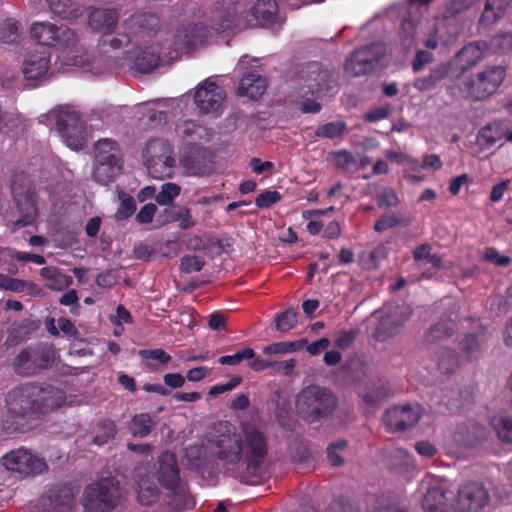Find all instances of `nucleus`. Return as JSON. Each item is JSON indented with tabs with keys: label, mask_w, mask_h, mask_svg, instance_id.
Here are the masks:
<instances>
[{
	"label": "nucleus",
	"mask_w": 512,
	"mask_h": 512,
	"mask_svg": "<svg viewBox=\"0 0 512 512\" xmlns=\"http://www.w3.org/2000/svg\"><path fill=\"white\" fill-rule=\"evenodd\" d=\"M205 439L223 474L249 485L267 479V439L255 424L244 421L237 429L229 421H218L209 427Z\"/></svg>",
	"instance_id": "obj_1"
},
{
	"label": "nucleus",
	"mask_w": 512,
	"mask_h": 512,
	"mask_svg": "<svg viewBox=\"0 0 512 512\" xmlns=\"http://www.w3.org/2000/svg\"><path fill=\"white\" fill-rule=\"evenodd\" d=\"M245 5L235 0L218 3L211 16V24L204 27V36L212 33L236 31L256 26H270L277 19L278 6L275 0H258L247 15Z\"/></svg>",
	"instance_id": "obj_2"
},
{
	"label": "nucleus",
	"mask_w": 512,
	"mask_h": 512,
	"mask_svg": "<svg viewBox=\"0 0 512 512\" xmlns=\"http://www.w3.org/2000/svg\"><path fill=\"white\" fill-rule=\"evenodd\" d=\"M203 30L204 26L200 24L182 27L176 30L172 39L167 40L166 46L161 49L154 46L139 48L130 53L129 59L136 70L142 73L151 72L158 66L162 57L173 60L181 54L189 53L197 45H201L205 37Z\"/></svg>",
	"instance_id": "obj_3"
},
{
	"label": "nucleus",
	"mask_w": 512,
	"mask_h": 512,
	"mask_svg": "<svg viewBox=\"0 0 512 512\" xmlns=\"http://www.w3.org/2000/svg\"><path fill=\"white\" fill-rule=\"evenodd\" d=\"M37 386L25 384L10 390L5 397L6 412L2 427L6 431H24L38 418Z\"/></svg>",
	"instance_id": "obj_4"
},
{
	"label": "nucleus",
	"mask_w": 512,
	"mask_h": 512,
	"mask_svg": "<svg viewBox=\"0 0 512 512\" xmlns=\"http://www.w3.org/2000/svg\"><path fill=\"white\" fill-rule=\"evenodd\" d=\"M506 70L502 66H489L478 71L461 84L448 87V93L455 98H463L472 102L486 101L503 84Z\"/></svg>",
	"instance_id": "obj_5"
},
{
	"label": "nucleus",
	"mask_w": 512,
	"mask_h": 512,
	"mask_svg": "<svg viewBox=\"0 0 512 512\" xmlns=\"http://www.w3.org/2000/svg\"><path fill=\"white\" fill-rule=\"evenodd\" d=\"M53 125L62 142L71 150L79 151L87 143L85 123L79 111L70 105L59 106L42 116Z\"/></svg>",
	"instance_id": "obj_6"
},
{
	"label": "nucleus",
	"mask_w": 512,
	"mask_h": 512,
	"mask_svg": "<svg viewBox=\"0 0 512 512\" xmlns=\"http://www.w3.org/2000/svg\"><path fill=\"white\" fill-rule=\"evenodd\" d=\"M10 191L20 214L14 225L24 227L34 223L38 216V201L33 181L26 173L16 172L10 180Z\"/></svg>",
	"instance_id": "obj_7"
},
{
	"label": "nucleus",
	"mask_w": 512,
	"mask_h": 512,
	"mask_svg": "<svg viewBox=\"0 0 512 512\" xmlns=\"http://www.w3.org/2000/svg\"><path fill=\"white\" fill-rule=\"evenodd\" d=\"M121 496L119 481L115 477H102L85 488L82 501L87 512H111Z\"/></svg>",
	"instance_id": "obj_8"
},
{
	"label": "nucleus",
	"mask_w": 512,
	"mask_h": 512,
	"mask_svg": "<svg viewBox=\"0 0 512 512\" xmlns=\"http://www.w3.org/2000/svg\"><path fill=\"white\" fill-rule=\"evenodd\" d=\"M336 404L335 396L318 386L304 388L296 399V409L299 415L310 423L330 414Z\"/></svg>",
	"instance_id": "obj_9"
},
{
	"label": "nucleus",
	"mask_w": 512,
	"mask_h": 512,
	"mask_svg": "<svg viewBox=\"0 0 512 512\" xmlns=\"http://www.w3.org/2000/svg\"><path fill=\"white\" fill-rule=\"evenodd\" d=\"M226 93L212 78H207L195 87L193 100L199 114L218 118L224 107Z\"/></svg>",
	"instance_id": "obj_10"
},
{
	"label": "nucleus",
	"mask_w": 512,
	"mask_h": 512,
	"mask_svg": "<svg viewBox=\"0 0 512 512\" xmlns=\"http://www.w3.org/2000/svg\"><path fill=\"white\" fill-rule=\"evenodd\" d=\"M30 35L39 44L51 47L68 48L77 42V35L64 24L34 22Z\"/></svg>",
	"instance_id": "obj_11"
},
{
	"label": "nucleus",
	"mask_w": 512,
	"mask_h": 512,
	"mask_svg": "<svg viewBox=\"0 0 512 512\" xmlns=\"http://www.w3.org/2000/svg\"><path fill=\"white\" fill-rule=\"evenodd\" d=\"M1 462L6 470L21 477L40 474L47 469V464L43 458L25 448L10 451L1 458Z\"/></svg>",
	"instance_id": "obj_12"
},
{
	"label": "nucleus",
	"mask_w": 512,
	"mask_h": 512,
	"mask_svg": "<svg viewBox=\"0 0 512 512\" xmlns=\"http://www.w3.org/2000/svg\"><path fill=\"white\" fill-rule=\"evenodd\" d=\"M387 48L377 42L356 49L345 62V71L350 76H360L370 72L386 54Z\"/></svg>",
	"instance_id": "obj_13"
},
{
	"label": "nucleus",
	"mask_w": 512,
	"mask_h": 512,
	"mask_svg": "<svg viewBox=\"0 0 512 512\" xmlns=\"http://www.w3.org/2000/svg\"><path fill=\"white\" fill-rule=\"evenodd\" d=\"M420 34L426 35L427 38L423 43L428 49H435L438 46V28L435 23L404 19L399 30V42L403 50H410Z\"/></svg>",
	"instance_id": "obj_14"
},
{
	"label": "nucleus",
	"mask_w": 512,
	"mask_h": 512,
	"mask_svg": "<svg viewBox=\"0 0 512 512\" xmlns=\"http://www.w3.org/2000/svg\"><path fill=\"white\" fill-rule=\"evenodd\" d=\"M51 54L45 50H31L25 53L21 73L30 86L36 87L49 77Z\"/></svg>",
	"instance_id": "obj_15"
},
{
	"label": "nucleus",
	"mask_w": 512,
	"mask_h": 512,
	"mask_svg": "<svg viewBox=\"0 0 512 512\" xmlns=\"http://www.w3.org/2000/svg\"><path fill=\"white\" fill-rule=\"evenodd\" d=\"M489 502V494L477 482L466 483L458 490L454 504L458 512H481Z\"/></svg>",
	"instance_id": "obj_16"
},
{
	"label": "nucleus",
	"mask_w": 512,
	"mask_h": 512,
	"mask_svg": "<svg viewBox=\"0 0 512 512\" xmlns=\"http://www.w3.org/2000/svg\"><path fill=\"white\" fill-rule=\"evenodd\" d=\"M299 81L302 85L300 93L320 96L330 88L329 74L327 70L322 69L317 62L306 64L300 71Z\"/></svg>",
	"instance_id": "obj_17"
},
{
	"label": "nucleus",
	"mask_w": 512,
	"mask_h": 512,
	"mask_svg": "<svg viewBox=\"0 0 512 512\" xmlns=\"http://www.w3.org/2000/svg\"><path fill=\"white\" fill-rule=\"evenodd\" d=\"M38 417L65 406H73L79 403L76 395H66L65 392L53 386H37Z\"/></svg>",
	"instance_id": "obj_18"
},
{
	"label": "nucleus",
	"mask_w": 512,
	"mask_h": 512,
	"mask_svg": "<svg viewBox=\"0 0 512 512\" xmlns=\"http://www.w3.org/2000/svg\"><path fill=\"white\" fill-rule=\"evenodd\" d=\"M422 413L420 405H404L388 409L384 416V423L391 431L405 430L415 425Z\"/></svg>",
	"instance_id": "obj_19"
},
{
	"label": "nucleus",
	"mask_w": 512,
	"mask_h": 512,
	"mask_svg": "<svg viewBox=\"0 0 512 512\" xmlns=\"http://www.w3.org/2000/svg\"><path fill=\"white\" fill-rule=\"evenodd\" d=\"M422 507L425 512H458L454 504V493L438 485L427 489Z\"/></svg>",
	"instance_id": "obj_20"
},
{
	"label": "nucleus",
	"mask_w": 512,
	"mask_h": 512,
	"mask_svg": "<svg viewBox=\"0 0 512 512\" xmlns=\"http://www.w3.org/2000/svg\"><path fill=\"white\" fill-rule=\"evenodd\" d=\"M158 479L161 484L170 490L175 489L179 483V471L175 455L165 451L159 458Z\"/></svg>",
	"instance_id": "obj_21"
},
{
	"label": "nucleus",
	"mask_w": 512,
	"mask_h": 512,
	"mask_svg": "<svg viewBox=\"0 0 512 512\" xmlns=\"http://www.w3.org/2000/svg\"><path fill=\"white\" fill-rule=\"evenodd\" d=\"M179 101L176 99H155L137 104V112L148 118L151 124H158L166 120L169 107Z\"/></svg>",
	"instance_id": "obj_22"
},
{
	"label": "nucleus",
	"mask_w": 512,
	"mask_h": 512,
	"mask_svg": "<svg viewBox=\"0 0 512 512\" xmlns=\"http://www.w3.org/2000/svg\"><path fill=\"white\" fill-rule=\"evenodd\" d=\"M487 45L484 42L469 43L464 46L451 61L453 65H460L461 70L465 71L471 66L476 65L484 56L487 50Z\"/></svg>",
	"instance_id": "obj_23"
},
{
	"label": "nucleus",
	"mask_w": 512,
	"mask_h": 512,
	"mask_svg": "<svg viewBox=\"0 0 512 512\" xmlns=\"http://www.w3.org/2000/svg\"><path fill=\"white\" fill-rule=\"evenodd\" d=\"M267 81L264 77L249 73L244 76L238 85L237 94L251 100L259 99L266 91Z\"/></svg>",
	"instance_id": "obj_24"
},
{
	"label": "nucleus",
	"mask_w": 512,
	"mask_h": 512,
	"mask_svg": "<svg viewBox=\"0 0 512 512\" xmlns=\"http://www.w3.org/2000/svg\"><path fill=\"white\" fill-rule=\"evenodd\" d=\"M175 131L179 137L189 142H207L212 137V131L210 129L188 119L179 120L176 124Z\"/></svg>",
	"instance_id": "obj_25"
},
{
	"label": "nucleus",
	"mask_w": 512,
	"mask_h": 512,
	"mask_svg": "<svg viewBox=\"0 0 512 512\" xmlns=\"http://www.w3.org/2000/svg\"><path fill=\"white\" fill-rule=\"evenodd\" d=\"M452 62L442 63L433 69L427 76L418 77L414 80L413 86L420 92H427L435 89L451 71Z\"/></svg>",
	"instance_id": "obj_26"
},
{
	"label": "nucleus",
	"mask_w": 512,
	"mask_h": 512,
	"mask_svg": "<svg viewBox=\"0 0 512 512\" xmlns=\"http://www.w3.org/2000/svg\"><path fill=\"white\" fill-rule=\"evenodd\" d=\"M149 176L156 180L171 178L174 174L176 159L173 156L150 158L144 160Z\"/></svg>",
	"instance_id": "obj_27"
},
{
	"label": "nucleus",
	"mask_w": 512,
	"mask_h": 512,
	"mask_svg": "<svg viewBox=\"0 0 512 512\" xmlns=\"http://www.w3.org/2000/svg\"><path fill=\"white\" fill-rule=\"evenodd\" d=\"M137 478L138 501L142 505H151L157 499L158 489L154 481L147 475L146 469L139 467L135 471Z\"/></svg>",
	"instance_id": "obj_28"
},
{
	"label": "nucleus",
	"mask_w": 512,
	"mask_h": 512,
	"mask_svg": "<svg viewBox=\"0 0 512 512\" xmlns=\"http://www.w3.org/2000/svg\"><path fill=\"white\" fill-rule=\"evenodd\" d=\"M94 161L102 162H117V164H123L122 151L119 144L109 138H103L98 140L94 144Z\"/></svg>",
	"instance_id": "obj_29"
},
{
	"label": "nucleus",
	"mask_w": 512,
	"mask_h": 512,
	"mask_svg": "<svg viewBox=\"0 0 512 512\" xmlns=\"http://www.w3.org/2000/svg\"><path fill=\"white\" fill-rule=\"evenodd\" d=\"M74 496L75 493L72 488L55 487L43 497V501L48 500L50 502L49 512H66L71 508Z\"/></svg>",
	"instance_id": "obj_30"
},
{
	"label": "nucleus",
	"mask_w": 512,
	"mask_h": 512,
	"mask_svg": "<svg viewBox=\"0 0 512 512\" xmlns=\"http://www.w3.org/2000/svg\"><path fill=\"white\" fill-rule=\"evenodd\" d=\"M118 14L114 9H92L89 14V24L95 31L102 33L111 32L116 25Z\"/></svg>",
	"instance_id": "obj_31"
},
{
	"label": "nucleus",
	"mask_w": 512,
	"mask_h": 512,
	"mask_svg": "<svg viewBox=\"0 0 512 512\" xmlns=\"http://www.w3.org/2000/svg\"><path fill=\"white\" fill-rule=\"evenodd\" d=\"M123 164L114 162L94 161L92 177L100 184L113 182L122 172Z\"/></svg>",
	"instance_id": "obj_32"
},
{
	"label": "nucleus",
	"mask_w": 512,
	"mask_h": 512,
	"mask_svg": "<svg viewBox=\"0 0 512 512\" xmlns=\"http://www.w3.org/2000/svg\"><path fill=\"white\" fill-rule=\"evenodd\" d=\"M102 62V57L96 58L87 51H81L70 57L67 65L84 69L93 74H100L103 71L101 67Z\"/></svg>",
	"instance_id": "obj_33"
},
{
	"label": "nucleus",
	"mask_w": 512,
	"mask_h": 512,
	"mask_svg": "<svg viewBox=\"0 0 512 512\" xmlns=\"http://www.w3.org/2000/svg\"><path fill=\"white\" fill-rule=\"evenodd\" d=\"M40 275L47 281L46 287L51 290H63L71 285L72 277L63 273L60 269L53 266L44 267Z\"/></svg>",
	"instance_id": "obj_34"
},
{
	"label": "nucleus",
	"mask_w": 512,
	"mask_h": 512,
	"mask_svg": "<svg viewBox=\"0 0 512 512\" xmlns=\"http://www.w3.org/2000/svg\"><path fill=\"white\" fill-rule=\"evenodd\" d=\"M406 318H398L397 314H387L382 317L374 332V337L377 340L384 341L388 337H392L397 333L400 326L403 325Z\"/></svg>",
	"instance_id": "obj_35"
},
{
	"label": "nucleus",
	"mask_w": 512,
	"mask_h": 512,
	"mask_svg": "<svg viewBox=\"0 0 512 512\" xmlns=\"http://www.w3.org/2000/svg\"><path fill=\"white\" fill-rule=\"evenodd\" d=\"M154 426L155 421L149 413H140L131 419L128 428L134 437L144 438L151 433Z\"/></svg>",
	"instance_id": "obj_36"
},
{
	"label": "nucleus",
	"mask_w": 512,
	"mask_h": 512,
	"mask_svg": "<svg viewBox=\"0 0 512 512\" xmlns=\"http://www.w3.org/2000/svg\"><path fill=\"white\" fill-rule=\"evenodd\" d=\"M174 150L172 145L165 139L156 138L147 141L143 150V159L160 158L173 156Z\"/></svg>",
	"instance_id": "obj_37"
},
{
	"label": "nucleus",
	"mask_w": 512,
	"mask_h": 512,
	"mask_svg": "<svg viewBox=\"0 0 512 512\" xmlns=\"http://www.w3.org/2000/svg\"><path fill=\"white\" fill-rule=\"evenodd\" d=\"M509 5V0H487L480 22L491 25L504 14Z\"/></svg>",
	"instance_id": "obj_38"
},
{
	"label": "nucleus",
	"mask_w": 512,
	"mask_h": 512,
	"mask_svg": "<svg viewBox=\"0 0 512 512\" xmlns=\"http://www.w3.org/2000/svg\"><path fill=\"white\" fill-rule=\"evenodd\" d=\"M165 214L167 215V221L178 222V226L183 230L190 229L196 224L190 209L187 207L165 209Z\"/></svg>",
	"instance_id": "obj_39"
},
{
	"label": "nucleus",
	"mask_w": 512,
	"mask_h": 512,
	"mask_svg": "<svg viewBox=\"0 0 512 512\" xmlns=\"http://www.w3.org/2000/svg\"><path fill=\"white\" fill-rule=\"evenodd\" d=\"M51 11L64 19L75 18L78 15V4L73 0H46Z\"/></svg>",
	"instance_id": "obj_40"
},
{
	"label": "nucleus",
	"mask_w": 512,
	"mask_h": 512,
	"mask_svg": "<svg viewBox=\"0 0 512 512\" xmlns=\"http://www.w3.org/2000/svg\"><path fill=\"white\" fill-rule=\"evenodd\" d=\"M35 355L36 352L34 350H24L19 353L14 361L15 371L23 375L34 374L37 369Z\"/></svg>",
	"instance_id": "obj_41"
},
{
	"label": "nucleus",
	"mask_w": 512,
	"mask_h": 512,
	"mask_svg": "<svg viewBox=\"0 0 512 512\" xmlns=\"http://www.w3.org/2000/svg\"><path fill=\"white\" fill-rule=\"evenodd\" d=\"M491 425L497 437L504 443L512 444V418L509 416H496Z\"/></svg>",
	"instance_id": "obj_42"
},
{
	"label": "nucleus",
	"mask_w": 512,
	"mask_h": 512,
	"mask_svg": "<svg viewBox=\"0 0 512 512\" xmlns=\"http://www.w3.org/2000/svg\"><path fill=\"white\" fill-rule=\"evenodd\" d=\"M346 131V123L339 120L318 126L315 130V135L321 138L336 139L342 137Z\"/></svg>",
	"instance_id": "obj_43"
},
{
	"label": "nucleus",
	"mask_w": 512,
	"mask_h": 512,
	"mask_svg": "<svg viewBox=\"0 0 512 512\" xmlns=\"http://www.w3.org/2000/svg\"><path fill=\"white\" fill-rule=\"evenodd\" d=\"M181 187L173 182L164 183L155 196V201L160 206H169L180 195Z\"/></svg>",
	"instance_id": "obj_44"
},
{
	"label": "nucleus",
	"mask_w": 512,
	"mask_h": 512,
	"mask_svg": "<svg viewBox=\"0 0 512 512\" xmlns=\"http://www.w3.org/2000/svg\"><path fill=\"white\" fill-rule=\"evenodd\" d=\"M20 35V24L13 18H7L0 23V41L15 43Z\"/></svg>",
	"instance_id": "obj_45"
},
{
	"label": "nucleus",
	"mask_w": 512,
	"mask_h": 512,
	"mask_svg": "<svg viewBox=\"0 0 512 512\" xmlns=\"http://www.w3.org/2000/svg\"><path fill=\"white\" fill-rule=\"evenodd\" d=\"M118 198L120 204L115 213V219L117 221L126 220L131 217L136 210L135 200L132 196L123 191L118 192Z\"/></svg>",
	"instance_id": "obj_46"
},
{
	"label": "nucleus",
	"mask_w": 512,
	"mask_h": 512,
	"mask_svg": "<svg viewBox=\"0 0 512 512\" xmlns=\"http://www.w3.org/2000/svg\"><path fill=\"white\" fill-rule=\"evenodd\" d=\"M108 33H103V36L99 42L100 49L103 53H109L112 50H118L126 46L130 42V38L127 35L118 34L112 36Z\"/></svg>",
	"instance_id": "obj_47"
},
{
	"label": "nucleus",
	"mask_w": 512,
	"mask_h": 512,
	"mask_svg": "<svg viewBox=\"0 0 512 512\" xmlns=\"http://www.w3.org/2000/svg\"><path fill=\"white\" fill-rule=\"evenodd\" d=\"M24 122V117L17 111H6L0 108V133L5 130H16L21 127Z\"/></svg>",
	"instance_id": "obj_48"
},
{
	"label": "nucleus",
	"mask_w": 512,
	"mask_h": 512,
	"mask_svg": "<svg viewBox=\"0 0 512 512\" xmlns=\"http://www.w3.org/2000/svg\"><path fill=\"white\" fill-rule=\"evenodd\" d=\"M404 177L412 184H419L425 180V175L422 173V166L418 160L410 156V161H406L403 165Z\"/></svg>",
	"instance_id": "obj_49"
},
{
	"label": "nucleus",
	"mask_w": 512,
	"mask_h": 512,
	"mask_svg": "<svg viewBox=\"0 0 512 512\" xmlns=\"http://www.w3.org/2000/svg\"><path fill=\"white\" fill-rule=\"evenodd\" d=\"M455 328V323L452 320H445L433 326L427 334V340L434 342L445 337H449Z\"/></svg>",
	"instance_id": "obj_50"
},
{
	"label": "nucleus",
	"mask_w": 512,
	"mask_h": 512,
	"mask_svg": "<svg viewBox=\"0 0 512 512\" xmlns=\"http://www.w3.org/2000/svg\"><path fill=\"white\" fill-rule=\"evenodd\" d=\"M346 448L347 442L343 439L337 440L327 447V458L331 465L340 466L344 463L343 454Z\"/></svg>",
	"instance_id": "obj_51"
},
{
	"label": "nucleus",
	"mask_w": 512,
	"mask_h": 512,
	"mask_svg": "<svg viewBox=\"0 0 512 512\" xmlns=\"http://www.w3.org/2000/svg\"><path fill=\"white\" fill-rule=\"evenodd\" d=\"M490 49L495 53H506L512 50V33L504 32L495 35L489 43Z\"/></svg>",
	"instance_id": "obj_52"
},
{
	"label": "nucleus",
	"mask_w": 512,
	"mask_h": 512,
	"mask_svg": "<svg viewBox=\"0 0 512 512\" xmlns=\"http://www.w3.org/2000/svg\"><path fill=\"white\" fill-rule=\"evenodd\" d=\"M254 356H255V351L250 347H246L242 350H238L233 355L221 356L218 359V362L221 365H237L243 360L253 359Z\"/></svg>",
	"instance_id": "obj_53"
},
{
	"label": "nucleus",
	"mask_w": 512,
	"mask_h": 512,
	"mask_svg": "<svg viewBox=\"0 0 512 512\" xmlns=\"http://www.w3.org/2000/svg\"><path fill=\"white\" fill-rule=\"evenodd\" d=\"M276 329L281 332L291 330L297 323V313L294 309H287L277 316Z\"/></svg>",
	"instance_id": "obj_54"
},
{
	"label": "nucleus",
	"mask_w": 512,
	"mask_h": 512,
	"mask_svg": "<svg viewBox=\"0 0 512 512\" xmlns=\"http://www.w3.org/2000/svg\"><path fill=\"white\" fill-rule=\"evenodd\" d=\"M392 463L396 468H409L414 465L413 456L403 448H394L391 451Z\"/></svg>",
	"instance_id": "obj_55"
},
{
	"label": "nucleus",
	"mask_w": 512,
	"mask_h": 512,
	"mask_svg": "<svg viewBox=\"0 0 512 512\" xmlns=\"http://www.w3.org/2000/svg\"><path fill=\"white\" fill-rule=\"evenodd\" d=\"M102 434H97L93 438V443L96 445L105 444L108 440L112 439L116 434V426L111 420H104L99 424Z\"/></svg>",
	"instance_id": "obj_56"
},
{
	"label": "nucleus",
	"mask_w": 512,
	"mask_h": 512,
	"mask_svg": "<svg viewBox=\"0 0 512 512\" xmlns=\"http://www.w3.org/2000/svg\"><path fill=\"white\" fill-rule=\"evenodd\" d=\"M458 365V357L453 350H445L439 360L438 368L443 373H451Z\"/></svg>",
	"instance_id": "obj_57"
},
{
	"label": "nucleus",
	"mask_w": 512,
	"mask_h": 512,
	"mask_svg": "<svg viewBox=\"0 0 512 512\" xmlns=\"http://www.w3.org/2000/svg\"><path fill=\"white\" fill-rule=\"evenodd\" d=\"M483 259L499 267H506L511 262L510 257L501 255L499 251L494 247H488L485 249L483 253Z\"/></svg>",
	"instance_id": "obj_58"
},
{
	"label": "nucleus",
	"mask_w": 512,
	"mask_h": 512,
	"mask_svg": "<svg viewBox=\"0 0 512 512\" xmlns=\"http://www.w3.org/2000/svg\"><path fill=\"white\" fill-rule=\"evenodd\" d=\"M203 260L196 255H187L181 259L180 269L185 273L198 272L203 267Z\"/></svg>",
	"instance_id": "obj_59"
},
{
	"label": "nucleus",
	"mask_w": 512,
	"mask_h": 512,
	"mask_svg": "<svg viewBox=\"0 0 512 512\" xmlns=\"http://www.w3.org/2000/svg\"><path fill=\"white\" fill-rule=\"evenodd\" d=\"M297 349L296 342H276L263 348V353L272 354H286Z\"/></svg>",
	"instance_id": "obj_60"
},
{
	"label": "nucleus",
	"mask_w": 512,
	"mask_h": 512,
	"mask_svg": "<svg viewBox=\"0 0 512 512\" xmlns=\"http://www.w3.org/2000/svg\"><path fill=\"white\" fill-rule=\"evenodd\" d=\"M281 195L277 191H264L260 193L256 199L255 204L258 208H268L271 205L280 201Z\"/></svg>",
	"instance_id": "obj_61"
},
{
	"label": "nucleus",
	"mask_w": 512,
	"mask_h": 512,
	"mask_svg": "<svg viewBox=\"0 0 512 512\" xmlns=\"http://www.w3.org/2000/svg\"><path fill=\"white\" fill-rule=\"evenodd\" d=\"M400 223L401 217L395 214L384 215L375 223L374 229L377 232H383L398 226Z\"/></svg>",
	"instance_id": "obj_62"
},
{
	"label": "nucleus",
	"mask_w": 512,
	"mask_h": 512,
	"mask_svg": "<svg viewBox=\"0 0 512 512\" xmlns=\"http://www.w3.org/2000/svg\"><path fill=\"white\" fill-rule=\"evenodd\" d=\"M10 256L11 258L21 262H33L37 265H43L45 263V258L39 254L12 250L10 251Z\"/></svg>",
	"instance_id": "obj_63"
},
{
	"label": "nucleus",
	"mask_w": 512,
	"mask_h": 512,
	"mask_svg": "<svg viewBox=\"0 0 512 512\" xmlns=\"http://www.w3.org/2000/svg\"><path fill=\"white\" fill-rule=\"evenodd\" d=\"M157 211V207L153 203L145 204L139 212L136 214V221L140 224H148L151 223L153 217Z\"/></svg>",
	"instance_id": "obj_64"
}]
</instances>
